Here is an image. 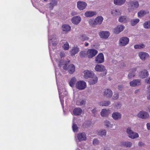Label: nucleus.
<instances>
[{
	"label": "nucleus",
	"mask_w": 150,
	"mask_h": 150,
	"mask_svg": "<svg viewBox=\"0 0 150 150\" xmlns=\"http://www.w3.org/2000/svg\"><path fill=\"white\" fill-rule=\"evenodd\" d=\"M126 132L128 137L131 139H134L139 137L138 134L133 131L130 127H128L126 129Z\"/></svg>",
	"instance_id": "obj_1"
},
{
	"label": "nucleus",
	"mask_w": 150,
	"mask_h": 150,
	"mask_svg": "<svg viewBox=\"0 0 150 150\" xmlns=\"http://www.w3.org/2000/svg\"><path fill=\"white\" fill-rule=\"evenodd\" d=\"M87 86L86 82L83 80L77 81L75 84V87L78 89L81 90L85 89Z\"/></svg>",
	"instance_id": "obj_2"
},
{
	"label": "nucleus",
	"mask_w": 150,
	"mask_h": 150,
	"mask_svg": "<svg viewBox=\"0 0 150 150\" xmlns=\"http://www.w3.org/2000/svg\"><path fill=\"white\" fill-rule=\"evenodd\" d=\"M129 41L128 38L127 37H122L119 40V45L120 46H125L129 43Z\"/></svg>",
	"instance_id": "obj_3"
},
{
	"label": "nucleus",
	"mask_w": 150,
	"mask_h": 150,
	"mask_svg": "<svg viewBox=\"0 0 150 150\" xmlns=\"http://www.w3.org/2000/svg\"><path fill=\"white\" fill-rule=\"evenodd\" d=\"M137 117L143 119H146L149 117V114L147 112L142 110L139 112L137 115Z\"/></svg>",
	"instance_id": "obj_4"
},
{
	"label": "nucleus",
	"mask_w": 150,
	"mask_h": 150,
	"mask_svg": "<svg viewBox=\"0 0 150 150\" xmlns=\"http://www.w3.org/2000/svg\"><path fill=\"white\" fill-rule=\"evenodd\" d=\"M98 52V51L95 49H89L87 51V56L89 58H91L95 56Z\"/></svg>",
	"instance_id": "obj_5"
},
{
	"label": "nucleus",
	"mask_w": 150,
	"mask_h": 150,
	"mask_svg": "<svg viewBox=\"0 0 150 150\" xmlns=\"http://www.w3.org/2000/svg\"><path fill=\"white\" fill-rule=\"evenodd\" d=\"M95 61L96 63H101L104 61V55L102 53L99 54L95 58Z\"/></svg>",
	"instance_id": "obj_6"
},
{
	"label": "nucleus",
	"mask_w": 150,
	"mask_h": 150,
	"mask_svg": "<svg viewBox=\"0 0 150 150\" xmlns=\"http://www.w3.org/2000/svg\"><path fill=\"white\" fill-rule=\"evenodd\" d=\"M83 77L85 79L93 77L94 75V74L91 71L86 70L83 71Z\"/></svg>",
	"instance_id": "obj_7"
},
{
	"label": "nucleus",
	"mask_w": 150,
	"mask_h": 150,
	"mask_svg": "<svg viewBox=\"0 0 150 150\" xmlns=\"http://www.w3.org/2000/svg\"><path fill=\"white\" fill-rule=\"evenodd\" d=\"M87 4L85 2L79 1L77 2V7L80 11L83 10L86 7Z\"/></svg>",
	"instance_id": "obj_8"
},
{
	"label": "nucleus",
	"mask_w": 150,
	"mask_h": 150,
	"mask_svg": "<svg viewBox=\"0 0 150 150\" xmlns=\"http://www.w3.org/2000/svg\"><path fill=\"white\" fill-rule=\"evenodd\" d=\"M125 28L124 26L122 25H118L113 30V32L115 34H118L122 31Z\"/></svg>",
	"instance_id": "obj_9"
},
{
	"label": "nucleus",
	"mask_w": 150,
	"mask_h": 150,
	"mask_svg": "<svg viewBox=\"0 0 150 150\" xmlns=\"http://www.w3.org/2000/svg\"><path fill=\"white\" fill-rule=\"evenodd\" d=\"M140 58L142 60H145L149 58V54L146 52H140L138 53Z\"/></svg>",
	"instance_id": "obj_10"
},
{
	"label": "nucleus",
	"mask_w": 150,
	"mask_h": 150,
	"mask_svg": "<svg viewBox=\"0 0 150 150\" xmlns=\"http://www.w3.org/2000/svg\"><path fill=\"white\" fill-rule=\"evenodd\" d=\"M80 50L79 47L76 45H75L72 48L70 51V53L71 56H74Z\"/></svg>",
	"instance_id": "obj_11"
},
{
	"label": "nucleus",
	"mask_w": 150,
	"mask_h": 150,
	"mask_svg": "<svg viewBox=\"0 0 150 150\" xmlns=\"http://www.w3.org/2000/svg\"><path fill=\"white\" fill-rule=\"evenodd\" d=\"M122 115L120 112H113L112 115V117L115 120H120L122 117Z\"/></svg>",
	"instance_id": "obj_12"
},
{
	"label": "nucleus",
	"mask_w": 150,
	"mask_h": 150,
	"mask_svg": "<svg viewBox=\"0 0 150 150\" xmlns=\"http://www.w3.org/2000/svg\"><path fill=\"white\" fill-rule=\"evenodd\" d=\"M141 80L139 79H134L129 83L130 85L131 86L134 87L140 85Z\"/></svg>",
	"instance_id": "obj_13"
},
{
	"label": "nucleus",
	"mask_w": 150,
	"mask_h": 150,
	"mask_svg": "<svg viewBox=\"0 0 150 150\" xmlns=\"http://www.w3.org/2000/svg\"><path fill=\"white\" fill-rule=\"evenodd\" d=\"M63 68L70 74H73L75 70V66H63Z\"/></svg>",
	"instance_id": "obj_14"
},
{
	"label": "nucleus",
	"mask_w": 150,
	"mask_h": 150,
	"mask_svg": "<svg viewBox=\"0 0 150 150\" xmlns=\"http://www.w3.org/2000/svg\"><path fill=\"white\" fill-rule=\"evenodd\" d=\"M111 13L112 16L116 17L120 15L121 14V12L118 9L114 8L111 10Z\"/></svg>",
	"instance_id": "obj_15"
},
{
	"label": "nucleus",
	"mask_w": 150,
	"mask_h": 150,
	"mask_svg": "<svg viewBox=\"0 0 150 150\" xmlns=\"http://www.w3.org/2000/svg\"><path fill=\"white\" fill-rule=\"evenodd\" d=\"M103 95L107 98H110L112 96V92L110 89H105L103 92Z\"/></svg>",
	"instance_id": "obj_16"
},
{
	"label": "nucleus",
	"mask_w": 150,
	"mask_h": 150,
	"mask_svg": "<svg viewBox=\"0 0 150 150\" xmlns=\"http://www.w3.org/2000/svg\"><path fill=\"white\" fill-rule=\"evenodd\" d=\"M81 20V17L79 16H74L71 20V22L74 24L76 25L79 23Z\"/></svg>",
	"instance_id": "obj_17"
},
{
	"label": "nucleus",
	"mask_w": 150,
	"mask_h": 150,
	"mask_svg": "<svg viewBox=\"0 0 150 150\" xmlns=\"http://www.w3.org/2000/svg\"><path fill=\"white\" fill-rule=\"evenodd\" d=\"M140 77L142 79H144L146 78L149 75L148 71L145 69L142 71L139 74Z\"/></svg>",
	"instance_id": "obj_18"
},
{
	"label": "nucleus",
	"mask_w": 150,
	"mask_h": 150,
	"mask_svg": "<svg viewBox=\"0 0 150 150\" xmlns=\"http://www.w3.org/2000/svg\"><path fill=\"white\" fill-rule=\"evenodd\" d=\"M77 139L80 141L85 140L86 139V136L84 132L80 133L77 135Z\"/></svg>",
	"instance_id": "obj_19"
},
{
	"label": "nucleus",
	"mask_w": 150,
	"mask_h": 150,
	"mask_svg": "<svg viewBox=\"0 0 150 150\" xmlns=\"http://www.w3.org/2000/svg\"><path fill=\"white\" fill-rule=\"evenodd\" d=\"M110 112V110L103 109L102 110L100 114L102 117H105L108 116Z\"/></svg>",
	"instance_id": "obj_20"
},
{
	"label": "nucleus",
	"mask_w": 150,
	"mask_h": 150,
	"mask_svg": "<svg viewBox=\"0 0 150 150\" xmlns=\"http://www.w3.org/2000/svg\"><path fill=\"white\" fill-rule=\"evenodd\" d=\"M88 81L89 84L90 85H93L96 83L98 81V77L95 75L93 76V77H91Z\"/></svg>",
	"instance_id": "obj_21"
},
{
	"label": "nucleus",
	"mask_w": 150,
	"mask_h": 150,
	"mask_svg": "<svg viewBox=\"0 0 150 150\" xmlns=\"http://www.w3.org/2000/svg\"><path fill=\"white\" fill-rule=\"evenodd\" d=\"M110 33L107 31H102L99 33V35L101 38H107L110 35Z\"/></svg>",
	"instance_id": "obj_22"
},
{
	"label": "nucleus",
	"mask_w": 150,
	"mask_h": 150,
	"mask_svg": "<svg viewBox=\"0 0 150 150\" xmlns=\"http://www.w3.org/2000/svg\"><path fill=\"white\" fill-rule=\"evenodd\" d=\"M129 19L126 16H120L118 18V21L121 23H125L129 22Z\"/></svg>",
	"instance_id": "obj_23"
},
{
	"label": "nucleus",
	"mask_w": 150,
	"mask_h": 150,
	"mask_svg": "<svg viewBox=\"0 0 150 150\" xmlns=\"http://www.w3.org/2000/svg\"><path fill=\"white\" fill-rule=\"evenodd\" d=\"M97 14L96 11H87L84 13V15L87 17H90L93 16Z\"/></svg>",
	"instance_id": "obj_24"
},
{
	"label": "nucleus",
	"mask_w": 150,
	"mask_h": 150,
	"mask_svg": "<svg viewBox=\"0 0 150 150\" xmlns=\"http://www.w3.org/2000/svg\"><path fill=\"white\" fill-rule=\"evenodd\" d=\"M95 69L98 71H103L105 74H106L107 73V71L104 66H96Z\"/></svg>",
	"instance_id": "obj_25"
},
{
	"label": "nucleus",
	"mask_w": 150,
	"mask_h": 150,
	"mask_svg": "<svg viewBox=\"0 0 150 150\" xmlns=\"http://www.w3.org/2000/svg\"><path fill=\"white\" fill-rule=\"evenodd\" d=\"M82 110L79 108H77L74 109L73 111L74 114L75 115H79L82 113Z\"/></svg>",
	"instance_id": "obj_26"
},
{
	"label": "nucleus",
	"mask_w": 150,
	"mask_h": 150,
	"mask_svg": "<svg viewBox=\"0 0 150 150\" xmlns=\"http://www.w3.org/2000/svg\"><path fill=\"white\" fill-rule=\"evenodd\" d=\"M149 11L147 10H141L138 13V17H141L149 13Z\"/></svg>",
	"instance_id": "obj_27"
},
{
	"label": "nucleus",
	"mask_w": 150,
	"mask_h": 150,
	"mask_svg": "<svg viewBox=\"0 0 150 150\" xmlns=\"http://www.w3.org/2000/svg\"><path fill=\"white\" fill-rule=\"evenodd\" d=\"M71 28V27L67 24L64 25L62 26V30L65 33H67L70 31Z\"/></svg>",
	"instance_id": "obj_28"
},
{
	"label": "nucleus",
	"mask_w": 150,
	"mask_h": 150,
	"mask_svg": "<svg viewBox=\"0 0 150 150\" xmlns=\"http://www.w3.org/2000/svg\"><path fill=\"white\" fill-rule=\"evenodd\" d=\"M126 0H114V3L116 5L121 6L123 5Z\"/></svg>",
	"instance_id": "obj_29"
},
{
	"label": "nucleus",
	"mask_w": 150,
	"mask_h": 150,
	"mask_svg": "<svg viewBox=\"0 0 150 150\" xmlns=\"http://www.w3.org/2000/svg\"><path fill=\"white\" fill-rule=\"evenodd\" d=\"M110 104V102L109 101H103L99 102L98 105L100 106H108Z\"/></svg>",
	"instance_id": "obj_30"
},
{
	"label": "nucleus",
	"mask_w": 150,
	"mask_h": 150,
	"mask_svg": "<svg viewBox=\"0 0 150 150\" xmlns=\"http://www.w3.org/2000/svg\"><path fill=\"white\" fill-rule=\"evenodd\" d=\"M107 132L106 130L104 129H101L98 131L97 134L98 135L102 137L103 136H105Z\"/></svg>",
	"instance_id": "obj_31"
},
{
	"label": "nucleus",
	"mask_w": 150,
	"mask_h": 150,
	"mask_svg": "<svg viewBox=\"0 0 150 150\" xmlns=\"http://www.w3.org/2000/svg\"><path fill=\"white\" fill-rule=\"evenodd\" d=\"M121 145L122 146L127 147L130 148L132 146V142H124L121 143Z\"/></svg>",
	"instance_id": "obj_32"
},
{
	"label": "nucleus",
	"mask_w": 150,
	"mask_h": 150,
	"mask_svg": "<svg viewBox=\"0 0 150 150\" xmlns=\"http://www.w3.org/2000/svg\"><path fill=\"white\" fill-rule=\"evenodd\" d=\"M76 81V79L75 77H74L71 78L69 81L70 86L71 87H74Z\"/></svg>",
	"instance_id": "obj_33"
},
{
	"label": "nucleus",
	"mask_w": 150,
	"mask_h": 150,
	"mask_svg": "<svg viewBox=\"0 0 150 150\" xmlns=\"http://www.w3.org/2000/svg\"><path fill=\"white\" fill-rule=\"evenodd\" d=\"M97 24H101L103 20V18L101 16H99L95 19Z\"/></svg>",
	"instance_id": "obj_34"
},
{
	"label": "nucleus",
	"mask_w": 150,
	"mask_h": 150,
	"mask_svg": "<svg viewBox=\"0 0 150 150\" xmlns=\"http://www.w3.org/2000/svg\"><path fill=\"white\" fill-rule=\"evenodd\" d=\"M139 21V19H132L130 20V24L132 26H134Z\"/></svg>",
	"instance_id": "obj_35"
},
{
	"label": "nucleus",
	"mask_w": 150,
	"mask_h": 150,
	"mask_svg": "<svg viewBox=\"0 0 150 150\" xmlns=\"http://www.w3.org/2000/svg\"><path fill=\"white\" fill-rule=\"evenodd\" d=\"M131 6L132 8H135L138 7L139 4L138 1L132 2L131 3Z\"/></svg>",
	"instance_id": "obj_36"
},
{
	"label": "nucleus",
	"mask_w": 150,
	"mask_h": 150,
	"mask_svg": "<svg viewBox=\"0 0 150 150\" xmlns=\"http://www.w3.org/2000/svg\"><path fill=\"white\" fill-rule=\"evenodd\" d=\"M145 47V45L143 44H140L135 45L134 46V49H136L143 48Z\"/></svg>",
	"instance_id": "obj_37"
},
{
	"label": "nucleus",
	"mask_w": 150,
	"mask_h": 150,
	"mask_svg": "<svg viewBox=\"0 0 150 150\" xmlns=\"http://www.w3.org/2000/svg\"><path fill=\"white\" fill-rule=\"evenodd\" d=\"M143 25L145 28H150V20L145 21Z\"/></svg>",
	"instance_id": "obj_38"
},
{
	"label": "nucleus",
	"mask_w": 150,
	"mask_h": 150,
	"mask_svg": "<svg viewBox=\"0 0 150 150\" xmlns=\"http://www.w3.org/2000/svg\"><path fill=\"white\" fill-rule=\"evenodd\" d=\"M69 62L70 61L69 60H68L66 61H64L62 60H61L59 62V64H58V65H64L65 66H66L69 64Z\"/></svg>",
	"instance_id": "obj_39"
},
{
	"label": "nucleus",
	"mask_w": 150,
	"mask_h": 150,
	"mask_svg": "<svg viewBox=\"0 0 150 150\" xmlns=\"http://www.w3.org/2000/svg\"><path fill=\"white\" fill-rule=\"evenodd\" d=\"M136 71V70L135 69H134L132 70V72L130 73L128 75V76L129 79H130L134 77L135 76L134 72H135Z\"/></svg>",
	"instance_id": "obj_40"
},
{
	"label": "nucleus",
	"mask_w": 150,
	"mask_h": 150,
	"mask_svg": "<svg viewBox=\"0 0 150 150\" xmlns=\"http://www.w3.org/2000/svg\"><path fill=\"white\" fill-rule=\"evenodd\" d=\"M80 39L82 41L88 40H89V38L86 35H82L80 37Z\"/></svg>",
	"instance_id": "obj_41"
},
{
	"label": "nucleus",
	"mask_w": 150,
	"mask_h": 150,
	"mask_svg": "<svg viewBox=\"0 0 150 150\" xmlns=\"http://www.w3.org/2000/svg\"><path fill=\"white\" fill-rule=\"evenodd\" d=\"M79 56L82 58L85 57L87 56V52L84 50L81 51L79 53Z\"/></svg>",
	"instance_id": "obj_42"
},
{
	"label": "nucleus",
	"mask_w": 150,
	"mask_h": 150,
	"mask_svg": "<svg viewBox=\"0 0 150 150\" xmlns=\"http://www.w3.org/2000/svg\"><path fill=\"white\" fill-rule=\"evenodd\" d=\"M62 47L65 50H68L69 48V45L68 43L66 42H64Z\"/></svg>",
	"instance_id": "obj_43"
},
{
	"label": "nucleus",
	"mask_w": 150,
	"mask_h": 150,
	"mask_svg": "<svg viewBox=\"0 0 150 150\" xmlns=\"http://www.w3.org/2000/svg\"><path fill=\"white\" fill-rule=\"evenodd\" d=\"M89 24L91 26L96 25L97 23L95 19H90L88 21Z\"/></svg>",
	"instance_id": "obj_44"
},
{
	"label": "nucleus",
	"mask_w": 150,
	"mask_h": 150,
	"mask_svg": "<svg viewBox=\"0 0 150 150\" xmlns=\"http://www.w3.org/2000/svg\"><path fill=\"white\" fill-rule=\"evenodd\" d=\"M105 125L108 128H112L113 125L111 124L108 121H105Z\"/></svg>",
	"instance_id": "obj_45"
},
{
	"label": "nucleus",
	"mask_w": 150,
	"mask_h": 150,
	"mask_svg": "<svg viewBox=\"0 0 150 150\" xmlns=\"http://www.w3.org/2000/svg\"><path fill=\"white\" fill-rule=\"evenodd\" d=\"M57 4V1L56 0L52 1L50 3V7L53 8L54 6H56Z\"/></svg>",
	"instance_id": "obj_46"
},
{
	"label": "nucleus",
	"mask_w": 150,
	"mask_h": 150,
	"mask_svg": "<svg viewBox=\"0 0 150 150\" xmlns=\"http://www.w3.org/2000/svg\"><path fill=\"white\" fill-rule=\"evenodd\" d=\"M76 104L77 105L80 106L84 105L85 104V101L84 100H80L77 101Z\"/></svg>",
	"instance_id": "obj_47"
},
{
	"label": "nucleus",
	"mask_w": 150,
	"mask_h": 150,
	"mask_svg": "<svg viewBox=\"0 0 150 150\" xmlns=\"http://www.w3.org/2000/svg\"><path fill=\"white\" fill-rule=\"evenodd\" d=\"M56 37L54 35H51L49 37V42H52L54 41L55 40H56Z\"/></svg>",
	"instance_id": "obj_48"
},
{
	"label": "nucleus",
	"mask_w": 150,
	"mask_h": 150,
	"mask_svg": "<svg viewBox=\"0 0 150 150\" xmlns=\"http://www.w3.org/2000/svg\"><path fill=\"white\" fill-rule=\"evenodd\" d=\"M73 131L74 132H75L78 130V128L76 124H73L72 126Z\"/></svg>",
	"instance_id": "obj_49"
},
{
	"label": "nucleus",
	"mask_w": 150,
	"mask_h": 150,
	"mask_svg": "<svg viewBox=\"0 0 150 150\" xmlns=\"http://www.w3.org/2000/svg\"><path fill=\"white\" fill-rule=\"evenodd\" d=\"M118 98V94L117 93H115L112 97V99L114 100H117Z\"/></svg>",
	"instance_id": "obj_50"
},
{
	"label": "nucleus",
	"mask_w": 150,
	"mask_h": 150,
	"mask_svg": "<svg viewBox=\"0 0 150 150\" xmlns=\"http://www.w3.org/2000/svg\"><path fill=\"white\" fill-rule=\"evenodd\" d=\"M99 143L98 140L96 139H94L93 141V144L94 145H96L98 144Z\"/></svg>",
	"instance_id": "obj_51"
},
{
	"label": "nucleus",
	"mask_w": 150,
	"mask_h": 150,
	"mask_svg": "<svg viewBox=\"0 0 150 150\" xmlns=\"http://www.w3.org/2000/svg\"><path fill=\"white\" fill-rule=\"evenodd\" d=\"M145 82L146 83L150 84V76L145 80Z\"/></svg>",
	"instance_id": "obj_52"
},
{
	"label": "nucleus",
	"mask_w": 150,
	"mask_h": 150,
	"mask_svg": "<svg viewBox=\"0 0 150 150\" xmlns=\"http://www.w3.org/2000/svg\"><path fill=\"white\" fill-rule=\"evenodd\" d=\"M59 55L61 58H62L65 56V54L64 52H61L60 53Z\"/></svg>",
	"instance_id": "obj_53"
},
{
	"label": "nucleus",
	"mask_w": 150,
	"mask_h": 150,
	"mask_svg": "<svg viewBox=\"0 0 150 150\" xmlns=\"http://www.w3.org/2000/svg\"><path fill=\"white\" fill-rule=\"evenodd\" d=\"M91 112L94 115H95L96 114V112H97L96 108H95L93 109L92 110Z\"/></svg>",
	"instance_id": "obj_54"
},
{
	"label": "nucleus",
	"mask_w": 150,
	"mask_h": 150,
	"mask_svg": "<svg viewBox=\"0 0 150 150\" xmlns=\"http://www.w3.org/2000/svg\"><path fill=\"white\" fill-rule=\"evenodd\" d=\"M138 145L140 146H142L144 145V144L142 142H140L138 143Z\"/></svg>",
	"instance_id": "obj_55"
},
{
	"label": "nucleus",
	"mask_w": 150,
	"mask_h": 150,
	"mask_svg": "<svg viewBox=\"0 0 150 150\" xmlns=\"http://www.w3.org/2000/svg\"><path fill=\"white\" fill-rule=\"evenodd\" d=\"M118 87L119 90L121 91L122 90L123 87L122 85H118Z\"/></svg>",
	"instance_id": "obj_56"
},
{
	"label": "nucleus",
	"mask_w": 150,
	"mask_h": 150,
	"mask_svg": "<svg viewBox=\"0 0 150 150\" xmlns=\"http://www.w3.org/2000/svg\"><path fill=\"white\" fill-rule=\"evenodd\" d=\"M147 129L148 130H150V123H148L146 124Z\"/></svg>",
	"instance_id": "obj_57"
},
{
	"label": "nucleus",
	"mask_w": 150,
	"mask_h": 150,
	"mask_svg": "<svg viewBox=\"0 0 150 150\" xmlns=\"http://www.w3.org/2000/svg\"><path fill=\"white\" fill-rule=\"evenodd\" d=\"M139 90H137L134 91V93L135 94H136L137 93H138L139 92Z\"/></svg>",
	"instance_id": "obj_58"
},
{
	"label": "nucleus",
	"mask_w": 150,
	"mask_h": 150,
	"mask_svg": "<svg viewBox=\"0 0 150 150\" xmlns=\"http://www.w3.org/2000/svg\"><path fill=\"white\" fill-rule=\"evenodd\" d=\"M149 95L147 97V98L148 100H150V94H148Z\"/></svg>",
	"instance_id": "obj_59"
},
{
	"label": "nucleus",
	"mask_w": 150,
	"mask_h": 150,
	"mask_svg": "<svg viewBox=\"0 0 150 150\" xmlns=\"http://www.w3.org/2000/svg\"><path fill=\"white\" fill-rule=\"evenodd\" d=\"M88 43L87 42H85V46H88Z\"/></svg>",
	"instance_id": "obj_60"
},
{
	"label": "nucleus",
	"mask_w": 150,
	"mask_h": 150,
	"mask_svg": "<svg viewBox=\"0 0 150 150\" xmlns=\"http://www.w3.org/2000/svg\"><path fill=\"white\" fill-rule=\"evenodd\" d=\"M115 64V65H118V64H117L118 62H117L116 61H114Z\"/></svg>",
	"instance_id": "obj_61"
},
{
	"label": "nucleus",
	"mask_w": 150,
	"mask_h": 150,
	"mask_svg": "<svg viewBox=\"0 0 150 150\" xmlns=\"http://www.w3.org/2000/svg\"><path fill=\"white\" fill-rule=\"evenodd\" d=\"M148 111H149V112H150V106L148 108Z\"/></svg>",
	"instance_id": "obj_62"
},
{
	"label": "nucleus",
	"mask_w": 150,
	"mask_h": 150,
	"mask_svg": "<svg viewBox=\"0 0 150 150\" xmlns=\"http://www.w3.org/2000/svg\"><path fill=\"white\" fill-rule=\"evenodd\" d=\"M149 88H150V85L148 86H147V88L148 89H149Z\"/></svg>",
	"instance_id": "obj_63"
},
{
	"label": "nucleus",
	"mask_w": 150,
	"mask_h": 150,
	"mask_svg": "<svg viewBox=\"0 0 150 150\" xmlns=\"http://www.w3.org/2000/svg\"><path fill=\"white\" fill-rule=\"evenodd\" d=\"M148 94H150V91L148 92Z\"/></svg>",
	"instance_id": "obj_64"
}]
</instances>
